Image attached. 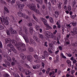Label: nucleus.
<instances>
[{
	"instance_id": "nucleus-1",
	"label": "nucleus",
	"mask_w": 77,
	"mask_h": 77,
	"mask_svg": "<svg viewBox=\"0 0 77 77\" xmlns=\"http://www.w3.org/2000/svg\"><path fill=\"white\" fill-rule=\"evenodd\" d=\"M45 34L47 37V38H46V39L48 41H50V40L49 39V38H53L54 39H57L58 40L60 39V35L58 36V37H57L56 38V37H54V36H53V33L48 31L45 32Z\"/></svg>"
},
{
	"instance_id": "nucleus-2",
	"label": "nucleus",
	"mask_w": 77,
	"mask_h": 77,
	"mask_svg": "<svg viewBox=\"0 0 77 77\" xmlns=\"http://www.w3.org/2000/svg\"><path fill=\"white\" fill-rule=\"evenodd\" d=\"M27 7H28L29 8L31 9V10H32L34 12L37 13V14H39V11L38 10H36V6L35 5H34L33 4H27L26 5Z\"/></svg>"
},
{
	"instance_id": "nucleus-3",
	"label": "nucleus",
	"mask_w": 77,
	"mask_h": 77,
	"mask_svg": "<svg viewBox=\"0 0 77 77\" xmlns=\"http://www.w3.org/2000/svg\"><path fill=\"white\" fill-rule=\"evenodd\" d=\"M40 20H42L44 24L45 25H46V27L47 28H48V29H51V26H49V25L47 23V21L45 19L42 17L40 18Z\"/></svg>"
},
{
	"instance_id": "nucleus-4",
	"label": "nucleus",
	"mask_w": 77,
	"mask_h": 77,
	"mask_svg": "<svg viewBox=\"0 0 77 77\" xmlns=\"http://www.w3.org/2000/svg\"><path fill=\"white\" fill-rule=\"evenodd\" d=\"M17 5L18 6V8L20 9H23L24 7V5L23 4H20V2L19 1H17L16 2Z\"/></svg>"
},
{
	"instance_id": "nucleus-5",
	"label": "nucleus",
	"mask_w": 77,
	"mask_h": 77,
	"mask_svg": "<svg viewBox=\"0 0 77 77\" xmlns=\"http://www.w3.org/2000/svg\"><path fill=\"white\" fill-rule=\"evenodd\" d=\"M4 23L5 25H6L8 26L9 24V22L8 21V18L6 17L5 18L4 17H2Z\"/></svg>"
},
{
	"instance_id": "nucleus-6",
	"label": "nucleus",
	"mask_w": 77,
	"mask_h": 77,
	"mask_svg": "<svg viewBox=\"0 0 77 77\" xmlns=\"http://www.w3.org/2000/svg\"><path fill=\"white\" fill-rule=\"evenodd\" d=\"M46 56H48V54L46 51H44L43 54L42 55V59H45Z\"/></svg>"
},
{
	"instance_id": "nucleus-7",
	"label": "nucleus",
	"mask_w": 77,
	"mask_h": 77,
	"mask_svg": "<svg viewBox=\"0 0 77 77\" xmlns=\"http://www.w3.org/2000/svg\"><path fill=\"white\" fill-rule=\"evenodd\" d=\"M10 31L11 32V33L12 34H17V32L15 30H13V29L11 28L10 29Z\"/></svg>"
},
{
	"instance_id": "nucleus-8",
	"label": "nucleus",
	"mask_w": 77,
	"mask_h": 77,
	"mask_svg": "<svg viewBox=\"0 0 77 77\" xmlns=\"http://www.w3.org/2000/svg\"><path fill=\"white\" fill-rule=\"evenodd\" d=\"M7 46L8 47H10L11 48H12V51H13L15 53V51H16V49H15L14 48H13L14 47V46L12 45L11 44H9Z\"/></svg>"
},
{
	"instance_id": "nucleus-9",
	"label": "nucleus",
	"mask_w": 77,
	"mask_h": 77,
	"mask_svg": "<svg viewBox=\"0 0 77 77\" xmlns=\"http://www.w3.org/2000/svg\"><path fill=\"white\" fill-rule=\"evenodd\" d=\"M9 11L8 10V9L6 7H4V13L5 14H6V13H9Z\"/></svg>"
},
{
	"instance_id": "nucleus-10",
	"label": "nucleus",
	"mask_w": 77,
	"mask_h": 77,
	"mask_svg": "<svg viewBox=\"0 0 77 77\" xmlns=\"http://www.w3.org/2000/svg\"><path fill=\"white\" fill-rule=\"evenodd\" d=\"M55 18H57L58 16H59V12L57 11L55 12Z\"/></svg>"
},
{
	"instance_id": "nucleus-11",
	"label": "nucleus",
	"mask_w": 77,
	"mask_h": 77,
	"mask_svg": "<svg viewBox=\"0 0 77 77\" xmlns=\"http://www.w3.org/2000/svg\"><path fill=\"white\" fill-rule=\"evenodd\" d=\"M35 1H36V2H37L38 3H39V4H42V0H35Z\"/></svg>"
},
{
	"instance_id": "nucleus-12",
	"label": "nucleus",
	"mask_w": 77,
	"mask_h": 77,
	"mask_svg": "<svg viewBox=\"0 0 77 77\" xmlns=\"http://www.w3.org/2000/svg\"><path fill=\"white\" fill-rule=\"evenodd\" d=\"M60 21H58L57 22V24L58 26H57L58 28H60Z\"/></svg>"
},
{
	"instance_id": "nucleus-13",
	"label": "nucleus",
	"mask_w": 77,
	"mask_h": 77,
	"mask_svg": "<svg viewBox=\"0 0 77 77\" xmlns=\"http://www.w3.org/2000/svg\"><path fill=\"white\" fill-rule=\"evenodd\" d=\"M35 28L36 31H38L39 30V26L36 25L35 27Z\"/></svg>"
},
{
	"instance_id": "nucleus-14",
	"label": "nucleus",
	"mask_w": 77,
	"mask_h": 77,
	"mask_svg": "<svg viewBox=\"0 0 77 77\" xmlns=\"http://www.w3.org/2000/svg\"><path fill=\"white\" fill-rule=\"evenodd\" d=\"M17 15L19 17H23V13L21 12H19L17 13Z\"/></svg>"
},
{
	"instance_id": "nucleus-15",
	"label": "nucleus",
	"mask_w": 77,
	"mask_h": 77,
	"mask_svg": "<svg viewBox=\"0 0 77 77\" xmlns=\"http://www.w3.org/2000/svg\"><path fill=\"white\" fill-rule=\"evenodd\" d=\"M49 45L50 47H51V48L52 49H55V47L54 46H52V44H49Z\"/></svg>"
},
{
	"instance_id": "nucleus-16",
	"label": "nucleus",
	"mask_w": 77,
	"mask_h": 77,
	"mask_svg": "<svg viewBox=\"0 0 77 77\" xmlns=\"http://www.w3.org/2000/svg\"><path fill=\"white\" fill-rule=\"evenodd\" d=\"M25 41L26 42V43H28V42H29V39L28 38H27L25 37L24 36L23 37Z\"/></svg>"
},
{
	"instance_id": "nucleus-17",
	"label": "nucleus",
	"mask_w": 77,
	"mask_h": 77,
	"mask_svg": "<svg viewBox=\"0 0 77 77\" xmlns=\"http://www.w3.org/2000/svg\"><path fill=\"white\" fill-rule=\"evenodd\" d=\"M33 38H34L35 40L37 41V42H39V39H38L36 37L34 36L33 37Z\"/></svg>"
},
{
	"instance_id": "nucleus-18",
	"label": "nucleus",
	"mask_w": 77,
	"mask_h": 77,
	"mask_svg": "<svg viewBox=\"0 0 77 77\" xmlns=\"http://www.w3.org/2000/svg\"><path fill=\"white\" fill-rule=\"evenodd\" d=\"M20 57H22V59H24V57L25 58H26V57H25V56L23 54H20Z\"/></svg>"
},
{
	"instance_id": "nucleus-19",
	"label": "nucleus",
	"mask_w": 77,
	"mask_h": 77,
	"mask_svg": "<svg viewBox=\"0 0 77 77\" xmlns=\"http://www.w3.org/2000/svg\"><path fill=\"white\" fill-rule=\"evenodd\" d=\"M49 20L50 21V22L51 23H53V22H54V20H53V19L51 17H50L49 18Z\"/></svg>"
},
{
	"instance_id": "nucleus-20",
	"label": "nucleus",
	"mask_w": 77,
	"mask_h": 77,
	"mask_svg": "<svg viewBox=\"0 0 77 77\" xmlns=\"http://www.w3.org/2000/svg\"><path fill=\"white\" fill-rule=\"evenodd\" d=\"M70 17L72 19H74L76 17V14H75V15H71Z\"/></svg>"
},
{
	"instance_id": "nucleus-21",
	"label": "nucleus",
	"mask_w": 77,
	"mask_h": 77,
	"mask_svg": "<svg viewBox=\"0 0 77 77\" xmlns=\"http://www.w3.org/2000/svg\"><path fill=\"white\" fill-rule=\"evenodd\" d=\"M73 31L74 32L73 33H76L77 34V28H75L73 29Z\"/></svg>"
},
{
	"instance_id": "nucleus-22",
	"label": "nucleus",
	"mask_w": 77,
	"mask_h": 77,
	"mask_svg": "<svg viewBox=\"0 0 77 77\" xmlns=\"http://www.w3.org/2000/svg\"><path fill=\"white\" fill-rule=\"evenodd\" d=\"M60 56H61V57H62L63 58V59H66V57L64 56L63 55V54L62 53H61V54Z\"/></svg>"
},
{
	"instance_id": "nucleus-23",
	"label": "nucleus",
	"mask_w": 77,
	"mask_h": 77,
	"mask_svg": "<svg viewBox=\"0 0 77 77\" xmlns=\"http://www.w3.org/2000/svg\"><path fill=\"white\" fill-rule=\"evenodd\" d=\"M39 65H37L36 66H34L32 67L33 68V69H35L36 68H39Z\"/></svg>"
},
{
	"instance_id": "nucleus-24",
	"label": "nucleus",
	"mask_w": 77,
	"mask_h": 77,
	"mask_svg": "<svg viewBox=\"0 0 77 77\" xmlns=\"http://www.w3.org/2000/svg\"><path fill=\"white\" fill-rule=\"evenodd\" d=\"M50 68H48L47 71H46V74H49V73L50 72Z\"/></svg>"
},
{
	"instance_id": "nucleus-25",
	"label": "nucleus",
	"mask_w": 77,
	"mask_h": 77,
	"mask_svg": "<svg viewBox=\"0 0 77 77\" xmlns=\"http://www.w3.org/2000/svg\"><path fill=\"white\" fill-rule=\"evenodd\" d=\"M33 17L34 19L36 21H37V22H38V19H37V18L35 16V15H33Z\"/></svg>"
},
{
	"instance_id": "nucleus-26",
	"label": "nucleus",
	"mask_w": 77,
	"mask_h": 77,
	"mask_svg": "<svg viewBox=\"0 0 77 77\" xmlns=\"http://www.w3.org/2000/svg\"><path fill=\"white\" fill-rule=\"evenodd\" d=\"M66 56H69V57H71L72 56V54H68L67 53L66 54Z\"/></svg>"
},
{
	"instance_id": "nucleus-27",
	"label": "nucleus",
	"mask_w": 77,
	"mask_h": 77,
	"mask_svg": "<svg viewBox=\"0 0 77 77\" xmlns=\"http://www.w3.org/2000/svg\"><path fill=\"white\" fill-rule=\"evenodd\" d=\"M8 60L9 61V62H11V58L9 57H7Z\"/></svg>"
},
{
	"instance_id": "nucleus-28",
	"label": "nucleus",
	"mask_w": 77,
	"mask_h": 77,
	"mask_svg": "<svg viewBox=\"0 0 77 77\" xmlns=\"http://www.w3.org/2000/svg\"><path fill=\"white\" fill-rule=\"evenodd\" d=\"M29 51H30L31 52H32L33 51V49L32 48H30L29 49Z\"/></svg>"
},
{
	"instance_id": "nucleus-29",
	"label": "nucleus",
	"mask_w": 77,
	"mask_h": 77,
	"mask_svg": "<svg viewBox=\"0 0 77 77\" xmlns=\"http://www.w3.org/2000/svg\"><path fill=\"white\" fill-rule=\"evenodd\" d=\"M29 31L31 33H32V32H33V28L32 27H30L29 28Z\"/></svg>"
},
{
	"instance_id": "nucleus-30",
	"label": "nucleus",
	"mask_w": 77,
	"mask_h": 77,
	"mask_svg": "<svg viewBox=\"0 0 77 77\" xmlns=\"http://www.w3.org/2000/svg\"><path fill=\"white\" fill-rule=\"evenodd\" d=\"M4 29V27L2 25L0 26V30H3Z\"/></svg>"
},
{
	"instance_id": "nucleus-31",
	"label": "nucleus",
	"mask_w": 77,
	"mask_h": 77,
	"mask_svg": "<svg viewBox=\"0 0 77 77\" xmlns=\"http://www.w3.org/2000/svg\"><path fill=\"white\" fill-rule=\"evenodd\" d=\"M68 9L69 11H71V6H70L69 5L68 6Z\"/></svg>"
},
{
	"instance_id": "nucleus-32",
	"label": "nucleus",
	"mask_w": 77,
	"mask_h": 77,
	"mask_svg": "<svg viewBox=\"0 0 77 77\" xmlns=\"http://www.w3.org/2000/svg\"><path fill=\"white\" fill-rule=\"evenodd\" d=\"M6 33L7 35H10V33H9V31L8 30H6Z\"/></svg>"
},
{
	"instance_id": "nucleus-33",
	"label": "nucleus",
	"mask_w": 77,
	"mask_h": 77,
	"mask_svg": "<svg viewBox=\"0 0 77 77\" xmlns=\"http://www.w3.org/2000/svg\"><path fill=\"white\" fill-rule=\"evenodd\" d=\"M48 51L49 52L51 53H53V51H51V49L50 48H48Z\"/></svg>"
},
{
	"instance_id": "nucleus-34",
	"label": "nucleus",
	"mask_w": 77,
	"mask_h": 77,
	"mask_svg": "<svg viewBox=\"0 0 77 77\" xmlns=\"http://www.w3.org/2000/svg\"><path fill=\"white\" fill-rule=\"evenodd\" d=\"M4 76L5 77H8V76H9V75L7 74H5L4 75Z\"/></svg>"
},
{
	"instance_id": "nucleus-35",
	"label": "nucleus",
	"mask_w": 77,
	"mask_h": 77,
	"mask_svg": "<svg viewBox=\"0 0 77 77\" xmlns=\"http://www.w3.org/2000/svg\"><path fill=\"white\" fill-rule=\"evenodd\" d=\"M67 63L68 64H71V61L69 60H67Z\"/></svg>"
},
{
	"instance_id": "nucleus-36",
	"label": "nucleus",
	"mask_w": 77,
	"mask_h": 77,
	"mask_svg": "<svg viewBox=\"0 0 77 77\" xmlns=\"http://www.w3.org/2000/svg\"><path fill=\"white\" fill-rule=\"evenodd\" d=\"M61 4H62V3L60 2L59 4V5H58V7H59V8H61V6L60 5H61Z\"/></svg>"
},
{
	"instance_id": "nucleus-37",
	"label": "nucleus",
	"mask_w": 77,
	"mask_h": 77,
	"mask_svg": "<svg viewBox=\"0 0 77 77\" xmlns=\"http://www.w3.org/2000/svg\"><path fill=\"white\" fill-rule=\"evenodd\" d=\"M28 73H27V72L25 74L26 75H29V74H31V72H30L29 71H28Z\"/></svg>"
},
{
	"instance_id": "nucleus-38",
	"label": "nucleus",
	"mask_w": 77,
	"mask_h": 77,
	"mask_svg": "<svg viewBox=\"0 0 77 77\" xmlns=\"http://www.w3.org/2000/svg\"><path fill=\"white\" fill-rule=\"evenodd\" d=\"M34 57L36 59H38V56H37L36 55H34Z\"/></svg>"
},
{
	"instance_id": "nucleus-39",
	"label": "nucleus",
	"mask_w": 77,
	"mask_h": 77,
	"mask_svg": "<svg viewBox=\"0 0 77 77\" xmlns=\"http://www.w3.org/2000/svg\"><path fill=\"white\" fill-rule=\"evenodd\" d=\"M5 63H6V65H8V66L10 65V63H9L8 62H6V61H5Z\"/></svg>"
},
{
	"instance_id": "nucleus-40",
	"label": "nucleus",
	"mask_w": 77,
	"mask_h": 77,
	"mask_svg": "<svg viewBox=\"0 0 77 77\" xmlns=\"http://www.w3.org/2000/svg\"><path fill=\"white\" fill-rule=\"evenodd\" d=\"M71 74H74L75 72V70H72L71 71Z\"/></svg>"
},
{
	"instance_id": "nucleus-41",
	"label": "nucleus",
	"mask_w": 77,
	"mask_h": 77,
	"mask_svg": "<svg viewBox=\"0 0 77 77\" xmlns=\"http://www.w3.org/2000/svg\"><path fill=\"white\" fill-rule=\"evenodd\" d=\"M39 36L41 38H42V37H43V36H42V35L41 34H39Z\"/></svg>"
},
{
	"instance_id": "nucleus-42",
	"label": "nucleus",
	"mask_w": 77,
	"mask_h": 77,
	"mask_svg": "<svg viewBox=\"0 0 77 77\" xmlns=\"http://www.w3.org/2000/svg\"><path fill=\"white\" fill-rule=\"evenodd\" d=\"M3 46H2V42H0V48H2Z\"/></svg>"
},
{
	"instance_id": "nucleus-43",
	"label": "nucleus",
	"mask_w": 77,
	"mask_h": 77,
	"mask_svg": "<svg viewBox=\"0 0 77 77\" xmlns=\"http://www.w3.org/2000/svg\"><path fill=\"white\" fill-rule=\"evenodd\" d=\"M70 24H71V23H70L69 24L67 25L66 26L67 27H71V26L70 25Z\"/></svg>"
},
{
	"instance_id": "nucleus-44",
	"label": "nucleus",
	"mask_w": 77,
	"mask_h": 77,
	"mask_svg": "<svg viewBox=\"0 0 77 77\" xmlns=\"http://www.w3.org/2000/svg\"><path fill=\"white\" fill-rule=\"evenodd\" d=\"M24 31L26 33H27V29L26 27H24Z\"/></svg>"
},
{
	"instance_id": "nucleus-45",
	"label": "nucleus",
	"mask_w": 77,
	"mask_h": 77,
	"mask_svg": "<svg viewBox=\"0 0 77 77\" xmlns=\"http://www.w3.org/2000/svg\"><path fill=\"white\" fill-rule=\"evenodd\" d=\"M25 66H27V67L28 68H30V66H29L27 65V64H25Z\"/></svg>"
},
{
	"instance_id": "nucleus-46",
	"label": "nucleus",
	"mask_w": 77,
	"mask_h": 77,
	"mask_svg": "<svg viewBox=\"0 0 77 77\" xmlns=\"http://www.w3.org/2000/svg\"><path fill=\"white\" fill-rule=\"evenodd\" d=\"M77 62V61L75 60H74L73 61V63H75Z\"/></svg>"
},
{
	"instance_id": "nucleus-47",
	"label": "nucleus",
	"mask_w": 77,
	"mask_h": 77,
	"mask_svg": "<svg viewBox=\"0 0 77 77\" xmlns=\"http://www.w3.org/2000/svg\"><path fill=\"white\" fill-rule=\"evenodd\" d=\"M64 9H65V10H66V9H67V7H66V6H64Z\"/></svg>"
},
{
	"instance_id": "nucleus-48",
	"label": "nucleus",
	"mask_w": 77,
	"mask_h": 77,
	"mask_svg": "<svg viewBox=\"0 0 77 77\" xmlns=\"http://www.w3.org/2000/svg\"><path fill=\"white\" fill-rule=\"evenodd\" d=\"M59 55H57L56 57V59H57V60H59V59H58V58H59Z\"/></svg>"
},
{
	"instance_id": "nucleus-49",
	"label": "nucleus",
	"mask_w": 77,
	"mask_h": 77,
	"mask_svg": "<svg viewBox=\"0 0 77 77\" xmlns=\"http://www.w3.org/2000/svg\"><path fill=\"white\" fill-rule=\"evenodd\" d=\"M77 23H72V24L74 26H75Z\"/></svg>"
},
{
	"instance_id": "nucleus-50",
	"label": "nucleus",
	"mask_w": 77,
	"mask_h": 77,
	"mask_svg": "<svg viewBox=\"0 0 77 77\" xmlns=\"http://www.w3.org/2000/svg\"><path fill=\"white\" fill-rule=\"evenodd\" d=\"M57 32V30H55L54 32H53V33L54 35H55L56 34Z\"/></svg>"
},
{
	"instance_id": "nucleus-51",
	"label": "nucleus",
	"mask_w": 77,
	"mask_h": 77,
	"mask_svg": "<svg viewBox=\"0 0 77 77\" xmlns=\"http://www.w3.org/2000/svg\"><path fill=\"white\" fill-rule=\"evenodd\" d=\"M13 60L14 61V63H15V62H17V61L15 60V58H13Z\"/></svg>"
},
{
	"instance_id": "nucleus-52",
	"label": "nucleus",
	"mask_w": 77,
	"mask_h": 77,
	"mask_svg": "<svg viewBox=\"0 0 77 77\" xmlns=\"http://www.w3.org/2000/svg\"><path fill=\"white\" fill-rule=\"evenodd\" d=\"M59 48L60 49V50H62V47L61 46H59Z\"/></svg>"
},
{
	"instance_id": "nucleus-53",
	"label": "nucleus",
	"mask_w": 77,
	"mask_h": 77,
	"mask_svg": "<svg viewBox=\"0 0 77 77\" xmlns=\"http://www.w3.org/2000/svg\"><path fill=\"white\" fill-rule=\"evenodd\" d=\"M42 72L43 73H45V69H43L42 70Z\"/></svg>"
},
{
	"instance_id": "nucleus-54",
	"label": "nucleus",
	"mask_w": 77,
	"mask_h": 77,
	"mask_svg": "<svg viewBox=\"0 0 77 77\" xmlns=\"http://www.w3.org/2000/svg\"><path fill=\"white\" fill-rule=\"evenodd\" d=\"M15 1H16V0H14V1H12L11 2L12 4H13V3H14L15 2Z\"/></svg>"
},
{
	"instance_id": "nucleus-55",
	"label": "nucleus",
	"mask_w": 77,
	"mask_h": 77,
	"mask_svg": "<svg viewBox=\"0 0 77 77\" xmlns=\"http://www.w3.org/2000/svg\"><path fill=\"white\" fill-rule=\"evenodd\" d=\"M0 2H1V3H5V2H4V1H2V0L0 1Z\"/></svg>"
},
{
	"instance_id": "nucleus-56",
	"label": "nucleus",
	"mask_w": 77,
	"mask_h": 77,
	"mask_svg": "<svg viewBox=\"0 0 77 77\" xmlns=\"http://www.w3.org/2000/svg\"><path fill=\"white\" fill-rule=\"evenodd\" d=\"M5 41L7 42H9V40H8V38H6L5 39Z\"/></svg>"
},
{
	"instance_id": "nucleus-57",
	"label": "nucleus",
	"mask_w": 77,
	"mask_h": 77,
	"mask_svg": "<svg viewBox=\"0 0 77 77\" xmlns=\"http://www.w3.org/2000/svg\"><path fill=\"white\" fill-rule=\"evenodd\" d=\"M49 18H50V16H47L46 17V19H48Z\"/></svg>"
},
{
	"instance_id": "nucleus-58",
	"label": "nucleus",
	"mask_w": 77,
	"mask_h": 77,
	"mask_svg": "<svg viewBox=\"0 0 77 77\" xmlns=\"http://www.w3.org/2000/svg\"><path fill=\"white\" fill-rule=\"evenodd\" d=\"M29 26H32V24L31 23H30L29 24Z\"/></svg>"
},
{
	"instance_id": "nucleus-59",
	"label": "nucleus",
	"mask_w": 77,
	"mask_h": 77,
	"mask_svg": "<svg viewBox=\"0 0 77 77\" xmlns=\"http://www.w3.org/2000/svg\"><path fill=\"white\" fill-rule=\"evenodd\" d=\"M57 61H56V60H54V62H55V63H56V62H58V61H59V60H57Z\"/></svg>"
},
{
	"instance_id": "nucleus-60",
	"label": "nucleus",
	"mask_w": 77,
	"mask_h": 77,
	"mask_svg": "<svg viewBox=\"0 0 77 77\" xmlns=\"http://www.w3.org/2000/svg\"><path fill=\"white\" fill-rule=\"evenodd\" d=\"M11 65H13V66H14V65H15V63L13 62H12L11 63Z\"/></svg>"
},
{
	"instance_id": "nucleus-61",
	"label": "nucleus",
	"mask_w": 77,
	"mask_h": 77,
	"mask_svg": "<svg viewBox=\"0 0 77 77\" xmlns=\"http://www.w3.org/2000/svg\"><path fill=\"white\" fill-rule=\"evenodd\" d=\"M53 27L54 29H56V26L54 25L53 26Z\"/></svg>"
},
{
	"instance_id": "nucleus-62",
	"label": "nucleus",
	"mask_w": 77,
	"mask_h": 77,
	"mask_svg": "<svg viewBox=\"0 0 77 77\" xmlns=\"http://www.w3.org/2000/svg\"><path fill=\"white\" fill-rule=\"evenodd\" d=\"M45 65V64H44V63H42V65L43 67H44Z\"/></svg>"
},
{
	"instance_id": "nucleus-63",
	"label": "nucleus",
	"mask_w": 77,
	"mask_h": 77,
	"mask_svg": "<svg viewBox=\"0 0 77 77\" xmlns=\"http://www.w3.org/2000/svg\"><path fill=\"white\" fill-rule=\"evenodd\" d=\"M69 75L68 73H67L66 74V77H69Z\"/></svg>"
},
{
	"instance_id": "nucleus-64",
	"label": "nucleus",
	"mask_w": 77,
	"mask_h": 77,
	"mask_svg": "<svg viewBox=\"0 0 77 77\" xmlns=\"http://www.w3.org/2000/svg\"><path fill=\"white\" fill-rule=\"evenodd\" d=\"M15 77H20V76H19V75H18V74H17V75H16Z\"/></svg>"
}]
</instances>
